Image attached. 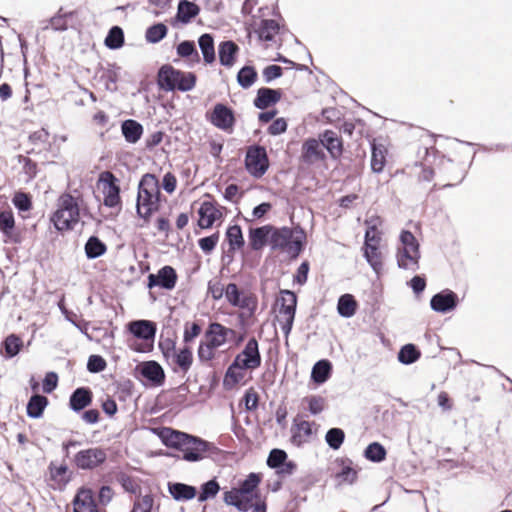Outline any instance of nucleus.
<instances>
[{
    "mask_svg": "<svg viewBox=\"0 0 512 512\" xmlns=\"http://www.w3.org/2000/svg\"><path fill=\"white\" fill-rule=\"evenodd\" d=\"M292 433L293 443L301 445L312 435V423L306 420L297 421V419H295L292 427Z\"/></svg>",
    "mask_w": 512,
    "mask_h": 512,
    "instance_id": "7c9ffc66",
    "label": "nucleus"
},
{
    "mask_svg": "<svg viewBox=\"0 0 512 512\" xmlns=\"http://www.w3.org/2000/svg\"><path fill=\"white\" fill-rule=\"evenodd\" d=\"M401 248L396 256H412L419 252V243L415 236L408 230H402L399 236Z\"/></svg>",
    "mask_w": 512,
    "mask_h": 512,
    "instance_id": "c756f323",
    "label": "nucleus"
},
{
    "mask_svg": "<svg viewBox=\"0 0 512 512\" xmlns=\"http://www.w3.org/2000/svg\"><path fill=\"white\" fill-rule=\"evenodd\" d=\"M458 297L451 290H444L435 294L430 301L431 309L439 313H447L456 308Z\"/></svg>",
    "mask_w": 512,
    "mask_h": 512,
    "instance_id": "ddd939ff",
    "label": "nucleus"
},
{
    "mask_svg": "<svg viewBox=\"0 0 512 512\" xmlns=\"http://www.w3.org/2000/svg\"><path fill=\"white\" fill-rule=\"evenodd\" d=\"M168 489L177 501L191 500L196 496V488L184 483H169Z\"/></svg>",
    "mask_w": 512,
    "mask_h": 512,
    "instance_id": "473e14b6",
    "label": "nucleus"
},
{
    "mask_svg": "<svg viewBox=\"0 0 512 512\" xmlns=\"http://www.w3.org/2000/svg\"><path fill=\"white\" fill-rule=\"evenodd\" d=\"M140 373L145 379L155 385H161L165 379L163 368L155 361L144 362L141 366Z\"/></svg>",
    "mask_w": 512,
    "mask_h": 512,
    "instance_id": "a878e982",
    "label": "nucleus"
},
{
    "mask_svg": "<svg viewBox=\"0 0 512 512\" xmlns=\"http://www.w3.org/2000/svg\"><path fill=\"white\" fill-rule=\"evenodd\" d=\"M245 168L255 178H261L267 172L269 159L265 147L255 144L247 148Z\"/></svg>",
    "mask_w": 512,
    "mask_h": 512,
    "instance_id": "0eeeda50",
    "label": "nucleus"
},
{
    "mask_svg": "<svg viewBox=\"0 0 512 512\" xmlns=\"http://www.w3.org/2000/svg\"><path fill=\"white\" fill-rule=\"evenodd\" d=\"M421 356L420 351L413 344L404 345L399 353L398 360L402 364L409 365L416 362Z\"/></svg>",
    "mask_w": 512,
    "mask_h": 512,
    "instance_id": "37998d69",
    "label": "nucleus"
},
{
    "mask_svg": "<svg viewBox=\"0 0 512 512\" xmlns=\"http://www.w3.org/2000/svg\"><path fill=\"white\" fill-rule=\"evenodd\" d=\"M342 461L341 469L336 473V478L340 479L341 482H347L352 484L357 479V471L351 467V462L348 460Z\"/></svg>",
    "mask_w": 512,
    "mask_h": 512,
    "instance_id": "603ef678",
    "label": "nucleus"
},
{
    "mask_svg": "<svg viewBox=\"0 0 512 512\" xmlns=\"http://www.w3.org/2000/svg\"><path fill=\"white\" fill-rule=\"evenodd\" d=\"M258 400V394L253 389L247 390L243 397L245 408L248 411H253L258 407Z\"/></svg>",
    "mask_w": 512,
    "mask_h": 512,
    "instance_id": "774afa93",
    "label": "nucleus"
},
{
    "mask_svg": "<svg viewBox=\"0 0 512 512\" xmlns=\"http://www.w3.org/2000/svg\"><path fill=\"white\" fill-rule=\"evenodd\" d=\"M279 24L273 19H263L256 31L260 40L272 41L275 34L279 32Z\"/></svg>",
    "mask_w": 512,
    "mask_h": 512,
    "instance_id": "58836bf2",
    "label": "nucleus"
},
{
    "mask_svg": "<svg viewBox=\"0 0 512 512\" xmlns=\"http://www.w3.org/2000/svg\"><path fill=\"white\" fill-rule=\"evenodd\" d=\"M200 13V7L189 0H180L175 15V21L181 24H188Z\"/></svg>",
    "mask_w": 512,
    "mask_h": 512,
    "instance_id": "b1692460",
    "label": "nucleus"
},
{
    "mask_svg": "<svg viewBox=\"0 0 512 512\" xmlns=\"http://www.w3.org/2000/svg\"><path fill=\"white\" fill-rule=\"evenodd\" d=\"M386 454V449L378 442L369 444L364 451L365 458L375 463L384 461Z\"/></svg>",
    "mask_w": 512,
    "mask_h": 512,
    "instance_id": "79ce46f5",
    "label": "nucleus"
},
{
    "mask_svg": "<svg viewBox=\"0 0 512 512\" xmlns=\"http://www.w3.org/2000/svg\"><path fill=\"white\" fill-rule=\"evenodd\" d=\"M274 226L271 224L251 227L248 232V244L253 251H261L265 246L272 250Z\"/></svg>",
    "mask_w": 512,
    "mask_h": 512,
    "instance_id": "9d476101",
    "label": "nucleus"
},
{
    "mask_svg": "<svg viewBox=\"0 0 512 512\" xmlns=\"http://www.w3.org/2000/svg\"><path fill=\"white\" fill-rule=\"evenodd\" d=\"M307 235L300 226L275 227L272 237V251L287 254V256H299L306 245Z\"/></svg>",
    "mask_w": 512,
    "mask_h": 512,
    "instance_id": "f03ea898",
    "label": "nucleus"
},
{
    "mask_svg": "<svg viewBox=\"0 0 512 512\" xmlns=\"http://www.w3.org/2000/svg\"><path fill=\"white\" fill-rule=\"evenodd\" d=\"M196 81L195 73L175 69L169 64L163 65L157 74L158 86L164 91L188 92L195 87Z\"/></svg>",
    "mask_w": 512,
    "mask_h": 512,
    "instance_id": "20e7f679",
    "label": "nucleus"
},
{
    "mask_svg": "<svg viewBox=\"0 0 512 512\" xmlns=\"http://www.w3.org/2000/svg\"><path fill=\"white\" fill-rule=\"evenodd\" d=\"M121 132L126 142L137 143L143 134V126L136 120L127 119L121 124Z\"/></svg>",
    "mask_w": 512,
    "mask_h": 512,
    "instance_id": "c85d7f7f",
    "label": "nucleus"
},
{
    "mask_svg": "<svg viewBox=\"0 0 512 512\" xmlns=\"http://www.w3.org/2000/svg\"><path fill=\"white\" fill-rule=\"evenodd\" d=\"M304 400L308 403V410L313 415H317L325 409L326 400L322 396L313 395L306 397Z\"/></svg>",
    "mask_w": 512,
    "mask_h": 512,
    "instance_id": "6e6d98bb",
    "label": "nucleus"
},
{
    "mask_svg": "<svg viewBox=\"0 0 512 512\" xmlns=\"http://www.w3.org/2000/svg\"><path fill=\"white\" fill-rule=\"evenodd\" d=\"M159 348L162 351V354L168 363L170 362L175 352L177 351L175 342L171 339H165L164 341H160Z\"/></svg>",
    "mask_w": 512,
    "mask_h": 512,
    "instance_id": "0e129e2a",
    "label": "nucleus"
},
{
    "mask_svg": "<svg viewBox=\"0 0 512 512\" xmlns=\"http://www.w3.org/2000/svg\"><path fill=\"white\" fill-rule=\"evenodd\" d=\"M74 512H99L95 503L93 492L90 489L82 488L73 500Z\"/></svg>",
    "mask_w": 512,
    "mask_h": 512,
    "instance_id": "a211bd4d",
    "label": "nucleus"
},
{
    "mask_svg": "<svg viewBox=\"0 0 512 512\" xmlns=\"http://www.w3.org/2000/svg\"><path fill=\"white\" fill-rule=\"evenodd\" d=\"M168 28L163 23H156L147 28L145 38L149 43H158L166 37Z\"/></svg>",
    "mask_w": 512,
    "mask_h": 512,
    "instance_id": "c03bdc74",
    "label": "nucleus"
},
{
    "mask_svg": "<svg viewBox=\"0 0 512 512\" xmlns=\"http://www.w3.org/2000/svg\"><path fill=\"white\" fill-rule=\"evenodd\" d=\"M193 363V354L190 347L185 346L179 350H177L168 363L173 367V370L175 372H182L183 374H186Z\"/></svg>",
    "mask_w": 512,
    "mask_h": 512,
    "instance_id": "6ab92c4d",
    "label": "nucleus"
},
{
    "mask_svg": "<svg viewBox=\"0 0 512 512\" xmlns=\"http://www.w3.org/2000/svg\"><path fill=\"white\" fill-rule=\"evenodd\" d=\"M217 347H212L210 342L207 340L205 342H201L198 347V357L201 361H210L214 358V350Z\"/></svg>",
    "mask_w": 512,
    "mask_h": 512,
    "instance_id": "e2e57ef3",
    "label": "nucleus"
},
{
    "mask_svg": "<svg viewBox=\"0 0 512 512\" xmlns=\"http://www.w3.org/2000/svg\"><path fill=\"white\" fill-rule=\"evenodd\" d=\"M17 159L23 165L22 172L26 175L27 181L34 179L38 172L36 162L23 155H18Z\"/></svg>",
    "mask_w": 512,
    "mask_h": 512,
    "instance_id": "864d4df0",
    "label": "nucleus"
},
{
    "mask_svg": "<svg viewBox=\"0 0 512 512\" xmlns=\"http://www.w3.org/2000/svg\"><path fill=\"white\" fill-rule=\"evenodd\" d=\"M12 202L19 211H28L32 207L31 197L24 192L16 193Z\"/></svg>",
    "mask_w": 512,
    "mask_h": 512,
    "instance_id": "13d9d810",
    "label": "nucleus"
},
{
    "mask_svg": "<svg viewBox=\"0 0 512 512\" xmlns=\"http://www.w3.org/2000/svg\"><path fill=\"white\" fill-rule=\"evenodd\" d=\"M287 460V453L281 449H273L267 458V465L270 468L278 469Z\"/></svg>",
    "mask_w": 512,
    "mask_h": 512,
    "instance_id": "5fc2aeb1",
    "label": "nucleus"
},
{
    "mask_svg": "<svg viewBox=\"0 0 512 512\" xmlns=\"http://www.w3.org/2000/svg\"><path fill=\"white\" fill-rule=\"evenodd\" d=\"M104 43L109 49L115 50L121 48L124 44V32L122 28L119 26L110 28Z\"/></svg>",
    "mask_w": 512,
    "mask_h": 512,
    "instance_id": "a19ab883",
    "label": "nucleus"
},
{
    "mask_svg": "<svg viewBox=\"0 0 512 512\" xmlns=\"http://www.w3.org/2000/svg\"><path fill=\"white\" fill-rule=\"evenodd\" d=\"M92 402V392L85 387L77 388L70 396V408L79 412L89 406Z\"/></svg>",
    "mask_w": 512,
    "mask_h": 512,
    "instance_id": "cd10ccee",
    "label": "nucleus"
},
{
    "mask_svg": "<svg viewBox=\"0 0 512 512\" xmlns=\"http://www.w3.org/2000/svg\"><path fill=\"white\" fill-rule=\"evenodd\" d=\"M177 55L182 58L192 57L196 62L200 61L199 53L196 49L195 43L190 40L180 42L176 47Z\"/></svg>",
    "mask_w": 512,
    "mask_h": 512,
    "instance_id": "de8ad7c7",
    "label": "nucleus"
},
{
    "mask_svg": "<svg viewBox=\"0 0 512 512\" xmlns=\"http://www.w3.org/2000/svg\"><path fill=\"white\" fill-rule=\"evenodd\" d=\"M225 296L227 301L232 306H237L239 304V300L241 299L242 293L239 291L235 283H229L225 288Z\"/></svg>",
    "mask_w": 512,
    "mask_h": 512,
    "instance_id": "052dcab7",
    "label": "nucleus"
},
{
    "mask_svg": "<svg viewBox=\"0 0 512 512\" xmlns=\"http://www.w3.org/2000/svg\"><path fill=\"white\" fill-rule=\"evenodd\" d=\"M161 192L159 181L155 175L147 173L142 176L138 185L136 210L139 217L148 220L158 210Z\"/></svg>",
    "mask_w": 512,
    "mask_h": 512,
    "instance_id": "7ed1b4c3",
    "label": "nucleus"
},
{
    "mask_svg": "<svg viewBox=\"0 0 512 512\" xmlns=\"http://www.w3.org/2000/svg\"><path fill=\"white\" fill-rule=\"evenodd\" d=\"M225 240L229 245V251L242 248L245 241L241 227L237 224L229 226L225 233Z\"/></svg>",
    "mask_w": 512,
    "mask_h": 512,
    "instance_id": "c9c22d12",
    "label": "nucleus"
},
{
    "mask_svg": "<svg viewBox=\"0 0 512 512\" xmlns=\"http://www.w3.org/2000/svg\"><path fill=\"white\" fill-rule=\"evenodd\" d=\"M47 405L48 399L45 396L35 394L31 396L27 403V415L34 419L40 418Z\"/></svg>",
    "mask_w": 512,
    "mask_h": 512,
    "instance_id": "f704fd0d",
    "label": "nucleus"
},
{
    "mask_svg": "<svg viewBox=\"0 0 512 512\" xmlns=\"http://www.w3.org/2000/svg\"><path fill=\"white\" fill-rule=\"evenodd\" d=\"M325 153L322 149L321 142L316 139L310 138L303 143L301 160L310 165L317 161L324 160Z\"/></svg>",
    "mask_w": 512,
    "mask_h": 512,
    "instance_id": "dca6fc26",
    "label": "nucleus"
},
{
    "mask_svg": "<svg viewBox=\"0 0 512 512\" xmlns=\"http://www.w3.org/2000/svg\"><path fill=\"white\" fill-rule=\"evenodd\" d=\"M159 436L165 446L182 452L181 458L188 462L201 461L216 449L207 441L171 428H163Z\"/></svg>",
    "mask_w": 512,
    "mask_h": 512,
    "instance_id": "f257e3e1",
    "label": "nucleus"
},
{
    "mask_svg": "<svg viewBox=\"0 0 512 512\" xmlns=\"http://www.w3.org/2000/svg\"><path fill=\"white\" fill-rule=\"evenodd\" d=\"M219 239V235L212 234L207 237L200 238L198 244L204 253H210L216 246Z\"/></svg>",
    "mask_w": 512,
    "mask_h": 512,
    "instance_id": "338daca9",
    "label": "nucleus"
},
{
    "mask_svg": "<svg viewBox=\"0 0 512 512\" xmlns=\"http://www.w3.org/2000/svg\"><path fill=\"white\" fill-rule=\"evenodd\" d=\"M345 433L340 428H331L325 435V440L328 446L334 450H338L343 444Z\"/></svg>",
    "mask_w": 512,
    "mask_h": 512,
    "instance_id": "09e8293b",
    "label": "nucleus"
},
{
    "mask_svg": "<svg viewBox=\"0 0 512 512\" xmlns=\"http://www.w3.org/2000/svg\"><path fill=\"white\" fill-rule=\"evenodd\" d=\"M331 363L328 360H320L312 368L311 378L317 384L328 380L331 373Z\"/></svg>",
    "mask_w": 512,
    "mask_h": 512,
    "instance_id": "ea45409f",
    "label": "nucleus"
},
{
    "mask_svg": "<svg viewBox=\"0 0 512 512\" xmlns=\"http://www.w3.org/2000/svg\"><path fill=\"white\" fill-rule=\"evenodd\" d=\"M234 335V330L223 326L220 323L213 322L209 325L205 332V338L212 347H221L224 345L229 336Z\"/></svg>",
    "mask_w": 512,
    "mask_h": 512,
    "instance_id": "2eb2a0df",
    "label": "nucleus"
},
{
    "mask_svg": "<svg viewBox=\"0 0 512 512\" xmlns=\"http://www.w3.org/2000/svg\"><path fill=\"white\" fill-rule=\"evenodd\" d=\"M260 483L259 475L251 473L241 482L239 488H233L224 493L223 500L227 505L235 506L239 511L247 512L252 507V492Z\"/></svg>",
    "mask_w": 512,
    "mask_h": 512,
    "instance_id": "423d86ee",
    "label": "nucleus"
},
{
    "mask_svg": "<svg viewBox=\"0 0 512 512\" xmlns=\"http://www.w3.org/2000/svg\"><path fill=\"white\" fill-rule=\"evenodd\" d=\"M239 53V46L232 40L222 41L218 46V55L220 64L224 67L231 68Z\"/></svg>",
    "mask_w": 512,
    "mask_h": 512,
    "instance_id": "412c9836",
    "label": "nucleus"
},
{
    "mask_svg": "<svg viewBox=\"0 0 512 512\" xmlns=\"http://www.w3.org/2000/svg\"><path fill=\"white\" fill-rule=\"evenodd\" d=\"M129 330L135 337L143 340L154 339L156 334L155 324L148 320L132 321L129 324Z\"/></svg>",
    "mask_w": 512,
    "mask_h": 512,
    "instance_id": "393cba45",
    "label": "nucleus"
},
{
    "mask_svg": "<svg viewBox=\"0 0 512 512\" xmlns=\"http://www.w3.org/2000/svg\"><path fill=\"white\" fill-rule=\"evenodd\" d=\"M15 225L14 215L11 210H3L0 212V231L10 236L13 233Z\"/></svg>",
    "mask_w": 512,
    "mask_h": 512,
    "instance_id": "3c124183",
    "label": "nucleus"
},
{
    "mask_svg": "<svg viewBox=\"0 0 512 512\" xmlns=\"http://www.w3.org/2000/svg\"><path fill=\"white\" fill-rule=\"evenodd\" d=\"M201 333V326L193 322L191 324L186 323L185 329H184V335H183V341L185 343H190L193 339L199 336Z\"/></svg>",
    "mask_w": 512,
    "mask_h": 512,
    "instance_id": "680f3d73",
    "label": "nucleus"
},
{
    "mask_svg": "<svg viewBox=\"0 0 512 512\" xmlns=\"http://www.w3.org/2000/svg\"><path fill=\"white\" fill-rule=\"evenodd\" d=\"M282 92L280 89H272L268 87L259 88L257 95L253 101L256 108L265 110L268 107L280 101Z\"/></svg>",
    "mask_w": 512,
    "mask_h": 512,
    "instance_id": "f3484780",
    "label": "nucleus"
},
{
    "mask_svg": "<svg viewBox=\"0 0 512 512\" xmlns=\"http://www.w3.org/2000/svg\"><path fill=\"white\" fill-rule=\"evenodd\" d=\"M220 491V486L215 479L209 480L202 484L201 491L198 496L199 502L207 501L208 499L214 498Z\"/></svg>",
    "mask_w": 512,
    "mask_h": 512,
    "instance_id": "8fccbe9b",
    "label": "nucleus"
},
{
    "mask_svg": "<svg viewBox=\"0 0 512 512\" xmlns=\"http://www.w3.org/2000/svg\"><path fill=\"white\" fill-rule=\"evenodd\" d=\"M198 45L203 55V60L206 64H212L215 59L214 38L209 33H204L198 38Z\"/></svg>",
    "mask_w": 512,
    "mask_h": 512,
    "instance_id": "72a5a7b5",
    "label": "nucleus"
},
{
    "mask_svg": "<svg viewBox=\"0 0 512 512\" xmlns=\"http://www.w3.org/2000/svg\"><path fill=\"white\" fill-rule=\"evenodd\" d=\"M210 122L223 131H231L235 124L234 111L225 104L217 103L210 115Z\"/></svg>",
    "mask_w": 512,
    "mask_h": 512,
    "instance_id": "9b49d317",
    "label": "nucleus"
},
{
    "mask_svg": "<svg viewBox=\"0 0 512 512\" xmlns=\"http://www.w3.org/2000/svg\"><path fill=\"white\" fill-rule=\"evenodd\" d=\"M357 302L351 294L340 296L337 303V311L340 316L350 318L356 313Z\"/></svg>",
    "mask_w": 512,
    "mask_h": 512,
    "instance_id": "4c0bfd02",
    "label": "nucleus"
},
{
    "mask_svg": "<svg viewBox=\"0 0 512 512\" xmlns=\"http://www.w3.org/2000/svg\"><path fill=\"white\" fill-rule=\"evenodd\" d=\"M243 370L245 369L242 366H235V361L233 360L227 369L225 382L232 384L239 383L244 378Z\"/></svg>",
    "mask_w": 512,
    "mask_h": 512,
    "instance_id": "4d7b16f0",
    "label": "nucleus"
},
{
    "mask_svg": "<svg viewBox=\"0 0 512 512\" xmlns=\"http://www.w3.org/2000/svg\"><path fill=\"white\" fill-rule=\"evenodd\" d=\"M387 149L382 144L373 142L371 144V170L374 173H381L386 164Z\"/></svg>",
    "mask_w": 512,
    "mask_h": 512,
    "instance_id": "2f4dec72",
    "label": "nucleus"
},
{
    "mask_svg": "<svg viewBox=\"0 0 512 512\" xmlns=\"http://www.w3.org/2000/svg\"><path fill=\"white\" fill-rule=\"evenodd\" d=\"M198 225L201 228H210L221 217V212L209 201H204L198 210Z\"/></svg>",
    "mask_w": 512,
    "mask_h": 512,
    "instance_id": "5701e85b",
    "label": "nucleus"
},
{
    "mask_svg": "<svg viewBox=\"0 0 512 512\" xmlns=\"http://www.w3.org/2000/svg\"><path fill=\"white\" fill-rule=\"evenodd\" d=\"M321 145L327 149L333 159H338L343 153L341 137L332 130H326L320 139Z\"/></svg>",
    "mask_w": 512,
    "mask_h": 512,
    "instance_id": "aec40b11",
    "label": "nucleus"
},
{
    "mask_svg": "<svg viewBox=\"0 0 512 512\" xmlns=\"http://www.w3.org/2000/svg\"><path fill=\"white\" fill-rule=\"evenodd\" d=\"M381 219L379 217H372L366 220L367 229L365 232V253L364 256H370L369 250L373 254V256H377L375 251L378 249L381 233L378 230V225L381 224Z\"/></svg>",
    "mask_w": 512,
    "mask_h": 512,
    "instance_id": "f8f14e48",
    "label": "nucleus"
},
{
    "mask_svg": "<svg viewBox=\"0 0 512 512\" xmlns=\"http://www.w3.org/2000/svg\"><path fill=\"white\" fill-rule=\"evenodd\" d=\"M80 211L77 199L71 194H63L58 199V208L51 216L58 231L72 230L79 222Z\"/></svg>",
    "mask_w": 512,
    "mask_h": 512,
    "instance_id": "39448f33",
    "label": "nucleus"
},
{
    "mask_svg": "<svg viewBox=\"0 0 512 512\" xmlns=\"http://www.w3.org/2000/svg\"><path fill=\"white\" fill-rule=\"evenodd\" d=\"M263 78L266 83H270L274 79L280 78L283 74L282 67L278 65H269L263 70Z\"/></svg>",
    "mask_w": 512,
    "mask_h": 512,
    "instance_id": "69168bd1",
    "label": "nucleus"
},
{
    "mask_svg": "<svg viewBox=\"0 0 512 512\" xmlns=\"http://www.w3.org/2000/svg\"><path fill=\"white\" fill-rule=\"evenodd\" d=\"M258 73L254 66L245 65L237 73V83L243 89L250 88L257 80Z\"/></svg>",
    "mask_w": 512,
    "mask_h": 512,
    "instance_id": "e433bc0d",
    "label": "nucleus"
},
{
    "mask_svg": "<svg viewBox=\"0 0 512 512\" xmlns=\"http://www.w3.org/2000/svg\"><path fill=\"white\" fill-rule=\"evenodd\" d=\"M106 361L99 355H91L87 362V369L91 373L102 372L106 368Z\"/></svg>",
    "mask_w": 512,
    "mask_h": 512,
    "instance_id": "bf43d9fd",
    "label": "nucleus"
},
{
    "mask_svg": "<svg viewBox=\"0 0 512 512\" xmlns=\"http://www.w3.org/2000/svg\"><path fill=\"white\" fill-rule=\"evenodd\" d=\"M177 275L175 270L170 266H164L157 274L148 276V287L160 286L161 288L171 290L175 287Z\"/></svg>",
    "mask_w": 512,
    "mask_h": 512,
    "instance_id": "4468645a",
    "label": "nucleus"
},
{
    "mask_svg": "<svg viewBox=\"0 0 512 512\" xmlns=\"http://www.w3.org/2000/svg\"><path fill=\"white\" fill-rule=\"evenodd\" d=\"M23 346L22 339L16 334H10L3 341V348L5 350L6 356L8 358H12L16 356Z\"/></svg>",
    "mask_w": 512,
    "mask_h": 512,
    "instance_id": "a18cd8bd",
    "label": "nucleus"
},
{
    "mask_svg": "<svg viewBox=\"0 0 512 512\" xmlns=\"http://www.w3.org/2000/svg\"><path fill=\"white\" fill-rule=\"evenodd\" d=\"M106 175L109 180L103 188L104 205L113 208L120 204V187L117 178L111 172H107Z\"/></svg>",
    "mask_w": 512,
    "mask_h": 512,
    "instance_id": "4be33fe9",
    "label": "nucleus"
},
{
    "mask_svg": "<svg viewBox=\"0 0 512 512\" xmlns=\"http://www.w3.org/2000/svg\"><path fill=\"white\" fill-rule=\"evenodd\" d=\"M107 460V452L102 447H90L78 451L73 458V463L81 470H94Z\"/></svg>",
    "mask_w": 512,
    "mask_h": 512,
    "instance_id": "6e6552de",
    "label": "nucleus"
},
{
    "mask_svg": "<svg viewBox=\"0 0 512 512\" xmlns=\"http://www.w3.org/2000/svg\"><path fill=\"white\" fill-rule=\"evenodd\" d=\"M235 366H242L246 370H254L261 365V355L258 342L255 338H250L244 349L235 359Z\"/></svg>",
    "mask_w": 512,
    "mask_h": 512,
    "instance_id": "1a4fd4ad",
    "label": "nucleus"
},
{
    "mask_svg": "<svg viewBox=\"0 0 512 512\" xmlns=\"http://www.w3.org/2000/svg\"><path fill=\"white\" fill-rule=\"evenodd\" d=\"M120 69L121 68L115 64H109L107 68L102 69L99 81L103 84L105 90L110 92L117 91Z\"/></svg>",
    "mask_w": 512,
    "mask_h": 512,
    "instance_id": "bb28decb",
    "label": "nucleus"
},
{
    "mask_svg": "<svg viewBox=\"0 0 512 512\" xmlns=\"http://www.w3.org/2000/svg\"><path fill=\"white\" fill-rule=\"evenodd\" d=\"M106 250V244L97 236H90L85 244L86 256H102Z\"/></svg>",
    "mask_w": 512,
    "mask_h": 512,
    "instance_id": "49530a36",
    "label": "nucleus"
}]
</instances>
